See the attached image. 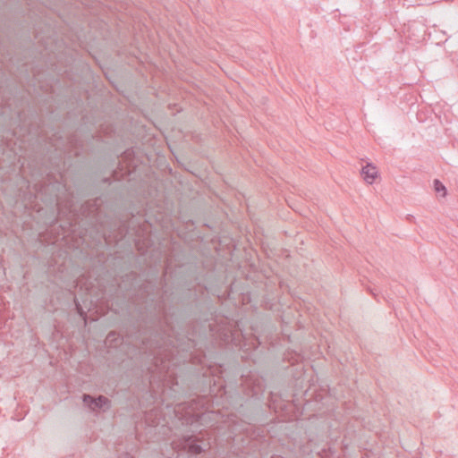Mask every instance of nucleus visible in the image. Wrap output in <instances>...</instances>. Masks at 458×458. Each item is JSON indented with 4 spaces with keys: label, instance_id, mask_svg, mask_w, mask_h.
<instances>
[{
    "label": "nucleus",
    "instance_id": "obj_9",
    "mask_svg": "<svg viewBox=\"0 0 458 458\" xmlns=\"http://www.w3.org/2000/svg\"><path fill=\"white\" fill-rule=\"evenodd\" d=\"M114 335V333H109L107 337L109 338V337H111Z\"/></svg>",
    "mask_w": 458,
    "mask_h": 458
},
{
    "label": "nucleus",
    "instance_id": "obj_11",
    "mask_svg": "<svg viewBox=\"0 0 458 458\" xmlns=\"http://www.w3.org/2000/svg\"><path fill=\"white\" fill-rule=\"evenodd\" d=\"M125 456H126L125 458H132V457L130 456L129 454H126Z\"/></svg>",
    "mask_w": 458,
    "mask_h": 458
},
{
    "label": "nucleus",
    "instance_id": "obj_7",
    "mask_svg": "<svg viewBox=\"0 0 458 458\" xmlns=\"http://www.w3.org/2000/svg\"><path fill=\"white\" fill-rule=\"evenodd\" d=\"M75 306H76V310H77L78 314L82 318H86L87 315H86L85 311L83 310V309L81 308V304L76 300H75Z\"/></svg>",
    "mask_w": 458,
    "mask_h": 458
},
{
    "label": "nucleus",
    "instance_id": "obj_3",
    "mask_svg": "<svg viewBox=\"0 0 458 458\" xmlns=\"http://www.w3.org/2000/svg\"><path fill=\"white\" fill-rule=\"evenodd\" d=\"M82 401L85 405L93 411L97 409L109 408L110 406V401L104 395H98L97 398H94L90 394H84L82 395Z\"/></svg>",
    "mask_w": 458,
    "mask_h": 458
},
{
    "label": "nucleus",
    "instance_id": "obj_1",
    "mask_svg": "<svg viewBox=\"0 0 458 458\" xmlns=\"http://www.w3.org/2000/svg\"><path fill=\"white\" fill-rule=\"evenodd\" d=\"M137 338L141 343V348L155 360L157 367L165 360L174 355V352L187 351L191 347L188 339L187 347L183 346L180 339L174 335L171 317L168 314L164 300H160L149 306L142 323L139 325Z\"/></svg>",
    "mask_w": 458,
    "mask_h": 458
},
{
    "label": "nucleus",
    "instance_id": "obj_2",
    "mask_svg": "<svg viewBox=\"0 0 458 458\" xmlns=\"http://www.w3.org/2000/svg\"><path fill=\"white\" fill-rule=\"evenodd\" d=\"M175 451H183L191 454H200L210 448L209 442L196 435H184L172 442Z\"/></svg>",
    "mask_w": 458,
    "mask_h": 458
},
{
    "label": "nucleus",
    "instance_id": "obj_5",
    "mask_svg": "<svg viewBox=\"0 0 458 458\" xmlns=\"http://www.w3.org/2000/svg\"><path fill=\"white\" fill-rule=\"evenodd\" d=\"M434 188L437 193H442V196L446 195V189L445 185L437 179L434 180Z\"/></svg>",
    "mask_w": 458,
    "mask_h": 458
},
{
    "label": "nucleus",
    "instance_id": "obj_10",
    "mask_svg": "<svg viewBox=\"0 0 458 458\" xmlns=\"http://www.w3.org/2000/svg\"><path fill=\"white\" fill-rule=\"evenodd\" d=\"M102 234H103V237L106 238V232H103V233H102Z\"/></svg>",
    "mask_w": 458,
    "mask_h": 458
},
{
    "label": "nucleus",
    "instance_id": "obj_4",
    "mask_svg": "<svg viewBox=\"0 0 458 458\" xmlns=\"http://www.w3.org/2000/svg\"><path fill=\"white\" fill-rule=\"evenodd\" d=\"M361 174L363 179L371 184L377 176V167L372 164L368 163L365 166L362 167Z\"/></svg>",
    "mask_w": 458,
    "mask_h": 458
},
{
    "label": "nucleus",
    "instance_id": "obj_6",
    "mask_svg": "<svg viewBox=\"0 0 458 458\" xmlns=\"http://www.w3.org/2000/svg\"><path fill=\"white\" fill-rule=\"evenodd\" d=\"M262 392H263L262 386L260 384H257L252 387L251 392L248 394L250 395L251 397L259 398V396L262 394Z\"/></svg>",
    "mask_w": 458,
    "mask_h": 458
},
{
    "label": "nucleus",
    "instance_id": "obj_8",
    "mask_svg": "<svg viewBox=\"0 0 458 458\" xmlns=\"http://www.w3.org/2000/svg\"><path fill=\"white\" fill-rule=\"evenodd\" d=\"M369 292H370L373 295H376V293L374 292V289H370V288H369Z\"/></svg>",
    "mask_w": 458,
    "mask_h": 458
}]
</instances>
